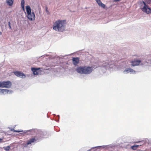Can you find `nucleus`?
Segmentation results:
<instances>
[{"label": "nucleus", "instance_id": "f257e3e1", "mask_svg": "<svg viewBox=\"0 0 151 151\" xmlns=\"http://www.w3.org/2000/svg\"><path fill=\"white\" fill-rule=\"evenodd\" d=\"M66 20H59L55 22L53 26V29L59 32H63L65 29Z\"/></svg>", "mask_w": 151, "mask_h": 151}, {"label": "nucleus", "instance_id": "f03ea898", "mask_svg": "<svg viewBox=\"0 0 151 151\" xmlns=\"http://www.w3.org/2000/svg\"><path fill=\"white\" fill-rule=\"evenodd\" d=\"M76 70L78 73L80 74H88L92 72L93 68L89 66H80L77 68Z\"/></svg>", "mask_w": 151, "mask_h": 151}, {"label": "nucleus", "instance_id": "7ed1b4c3", "mask_svg": "<svg viewBox=\"0 0 151 151\" xmlns=\"http://www.w3.org/2000/svg\"><path fill=\"white\" fill-rule=\"evenodd\" d=\"M140 8L143 12L149 14L151 13V9L143 1L140 2Z\"/></svg>", "mask_w": 151, "mask_h": 151}, {"label": "nucleus", "instance_id": "20e7f679", "mask_svg": "<svg viewBox=\"0 0 151 151\" xmlns=\"http://www.w3.org/2000/svg\"><path fill=\"white\" fill-rule=\"evenodd\" d=\"M26 9L27 14V17L30 21H33L35 19V15L34 12H31V9L29 6H26Z\"/></svg>", "mask_w": 151, "mask_h": 151}, {"label": "nucleus", "instance_id": "39448f33", "mask_svg": "<svg viewBox=\"0 0 151 151\" xmlns=\"http://www.w3.org/2000/svg\"><path fill=\"white\" fill-rule=\"evenodd\" d=\"M12 86V83L9 81L0 82V87L9 88Z\"/></svg>", "mask_w": 151, "mask_h": 151}, {"label": "nucleus", "instance_id": "423d86ee", "mask_svg": "<svg viewBox=\"0 0 151 151\" xmlns=\"http://www.w3.org/2000/svg\"><path fill=\"white\" fill-rule=\"evenodd\" d=\"M31 70L33 72L34 75H38L41 74L42 71L40 68H32Z\"/></svg>", "mask_w": 151, "mask_h": 151}, {"label": "nucleus", "instance_id": "0eeeda50", "mask_svg": "<svg viewBox=\"0 0 151 151\" xmlns=\"http://www.w3.org/2000/svg\"><path fill=\"white\" fill-rule=\"evenodd\" d=\"M14 74L18 77H20L22 78H25V75L22 72L19 71H16L13 72Z\"/></svg>", "mask_w": 151, "mask_h": 151}, {"label": "nucleus", "instance_id": "6e6552de", "mask_svg": "<svg viewBox=\"0 0 151 151\" xmlns=\"http://www.w3.org/2000/svg\"><path fill=\"white\" fill-rule=\"evenodd\" d=\"M38 140V138L36 136H35L34 137L30 139L27 141L26 144V146L28 145L31 144L32 143L35 142Z\"/></svg>", "mask_w": 151, "mask_h": 151}, {"label": "nucleus", "instance_id": "1a4fd4ad", "mask_svg": "<svg viewBox=\"0 0 151 151\" xmlns=\"http://www.w3.org/2000/svg\"><path fill=\"white\" fill-rule=\"evenodd\" d=\"M12 91L6 89H0V94H4L7 93H12Z\"/></svg>", "mask_w": 151, "mask_h": 151}, {"label": "nucleus", "instance_id": "9d476101", "mask_svg": "<svg viewBox=\"0 0 151 151\" xmlns=\"http://www.w3.org/2000/svg\"><path fill=\"white\" fill-rule=\"evenodd\" d=\"M72 60L73 64L75 66L77 65L79 63V59L78 57H73L72 58Z\"/></svg>", "mask_w": 151, "mask_h": 151}, {"label": "nucleus", "instance_id": "9b49d317", "mask_svg": "<svg viewBox=\"0 0 151 151\" xmlns=\"http://www.w3.org/2000/svg\"><path fill=\"white\" fill-rule=\"evenodd\" d=\"M141 62V61L140 60H134L131 62L132 65L133 66L137 65H139Z\"/></svg>", "mask_w": 151, "mask_h": 151}, {"label": "nucleus", "instance_id": "f8f14e48", "mask_svg": "<svg viewBox=\"0 0 151 151\" xmlns=\"http://www.w3.org/2000/svg\"><path fill=\"white\" fill-rule=\"evenodd\" d=\"M124 72H126V73H133V72H134L135 71L134 70L132 69L129 68L128 69L125 70H124Z\"/></svg>", "mask_w": 151, "mask_h": 151}, {"label": "nucleus", "instance_id": "ddd939ff", "mask_svg": "<svg viewBox=\"0 0 151 151\" xmlns=\"http://www.w3.org/2000/svg\"><path fill=\"white\" fill-rule=\"evenodd\" d=\"M99 5L101 6V7L104 9L106 7V5L102 3L101 2V0L99 1L97 3Z\"/></svg>", "mask_w": 151, "mask_h": 151}, {"label": "nucleus", "instance_id": "4468645a", "mask_svg": "<svg viewBox=\"0 0 151 151\" xmlns=\"http://www.w3.org/2000/svg\"><path fill=\"white\" fill-rule=\"evenodd\" d=\"M14 0H6V3L9 6H12L13 4Z\"/></svg>", "mask_w": 151, "mask_h": 151}, {"label": "nucleus", "instance_id": "2eb2a0df", "mask_svg": "<svg viewBox=\"0 0 151 151\" xmlns=\"http://www.w3.org/2000/svg\"><path fill=\"white\" fill-rule=\"evenodd\" d=\"M141 145H134L131 147V148L133 150H136L139 146Z\"/></svg>", "mask_w": 151, "mask_h": 151}, {"label": "nucleus", "instance_id": "dca6fc26", "mask_svg": "<svg viewBox=\"0 0 151 151\" xmlns=\"http://www.w3.org/2000/svg\"><path fill=\"white\" fill-rule=\"evenodd\" d=\"M21 6L22 9L24 10V0H22L21 2Z\"/></svg>", "mask_w": 151, "mask_h": 151}, {"label": "nucleus", "instance_id": "f3484780", "mask_svg": "<svg viewBox=\"0 0 151 151\" xmlns=\"http://www.w3.org/2000/svg\"><path fill=\"white\" fill-rule=\"evenodd\" d=\"M8 25L10 29H12V27L11 26V23L10 22H8Z\"/></svg>", "mask_w": 151, "mask_h": 151}, {"label": "nucleus", "instance_id": "a211bd4d", "mask_svg": "<svg viewBox=\"0 0 151 151\" xmlns=\"http://www.w3.org/2000/svg\"><path fill=\"white\" fill-rule=\"evenodd\" d=\"M9 147H7L6 149H5L6 150H9Z\"/></svg>", "mask_w": 151, "mask_h": 151}, {"label": "nucleus", "instance_id": "6ab92c4d", "mask_svg": "<svg viewBox=\"0 0 151 151\" xmlns=\"http://www.w3.org/2000/svg\"><path fill=\"white\" fill-rule=\"evenodd\" d=\"M13 131L14 132H20L21 131H18V130H15L14 129V130Z\"/></svg>", "mask_w": 151, "mask_h": 151}, {"label": "nucleus", "instance_id": "aec40b11", "mask_svg": "<svg viewBox=\"0 0 151 151\" xmlns=\"http://www.w3.org/2000/svg\"><path fill=\"white\" fill-rule=\"evenodd\" d=\"M3 139L0 138V142Z\"/></svg>", "mask_w": 151, "mask_h": 151}]
</instances>
